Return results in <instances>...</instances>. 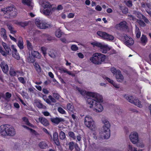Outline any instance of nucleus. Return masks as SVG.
I'll use <instances>...</instances> for the list:
<instances>
[{
    "label": "nucleus",
    "instance_id": "obj_31",
    "mask_svg": "<svg viewBox=\"0 0 151 151\" xmlns=\"http://www.w3.org/2000/svg\"><path fill=\"white\" fill-rule=\"evenodd\" d=\"M103 43L99 42L97 41H94L91 42V44L94 47H97L101 48Z\"/></svg>",
    "mask_w": 151,
    "mask_h": 151
},
{
    "label": "nucleus",
    "instance_id": "obj_43",
    "mask_svg": "<svg viewBox=\"0 0 151 151\" xmlns=\"http://www.w3.org/2000/svg\"><path fill=\"white\" fill-rule=\"evenodd\" d=\"M41 50L44 56H45L47 54V48L45 47H42L41 48Z\"/></svg>",
    "mask_w": 151,
    "mask_h": 151
},
{
    "label": "nucleus",
    "instance_id": "obj_56",
    "mask_svg": "<svg viewBox=\"0 0 151 151\" xmlns=\"http://www.w3.org/2000/svg\"><path fill=\"white\" fill-rule=\"evenodd\" d=\"M126 5L128 7H131L132 5V1H128L126 3Z\"/></svg>",
    "mask_w": 151,
    "mask_h": 151
},
{
    "label": "nucleus",
    "instance_id": "obj_38",
    "mask_svg": "<svg viewBox=\"0 0 151 151\" xmlns=\"http://www.w3.org/2000/svg\"><path fill=\"white\" fill-rule=\"evenodd\" d=\"M22 120L26 124L30 126L31 127H33V125L29 122L27 118L26 117H24L22 118Z\"/></svg>",
    "mask_w": 151,
    "mask_h": 151
},
{
    "label": "nucleus",
    "instance_id": "obj_3",
    "mask_svg": "<svg viewBox=\"0 0 151 151\" xmlns=\"http://www.w3.org/2000/svg\"><path fill=\"white\" fill-rule=\"evenodd\" d=\"M40 12L46 16L52 14L53 12L56 9V8L53 7V5L47 1H43L41 4Z\"/></svg>",
    "mask_w": 151,
    "mask_h": 151
},
{
    "label": "nucleus",
    "instance_id": "obj_44",
    "mask_svg": "<svg viewBox=\"0 0 151 151\" xmlns=\"http://www.w3.org/2000/svg\"><path fill=\"white\" fill-rule=\"evenodd\" d=\"M137 22L141 27H145L146 25L145 23L141 20H137Z\"/></svg>",
    "mask_w": 151,
    "mask_h": 151
},
{
    "label": "nucleus",
    "instance_id": "obj_36",
    "mask_svg": "<svg viewBox=\"0 0 151 151\" xmlns=\"http://www.w3.org/2000/svg\"><path fill=\"white\" fill-rule=\"evenodd\" d=\"M63 34V33L61 32V30L59 29L57 30L55 32V35L58 37H60Z\"/></svg>",
    "mask_w": 151,
    "mask_h": 151
},
{
    "label": "nucleus",
    "instance_id": "obj_41",
    "mask_svg": "<svg viewBox=\"0 0 151 151\" xmlns=\"http://www.w3.org/2000/svg\"><path fill=\"white\" fill-rule=\"evenodd\" d=\"M141 17H142V19H143L144 21L147 24L149 23V22L147 18H146L144 16L141 14L140 13L139 14V16H137L139 18H140Z\"/></svg>",
    "mask_w": 151,
    "mask_h": 151
},
{
    "label": "nucleus",
    "instance_id": "obj_27",
    "mask_svg": "<svg viewBox=\"0 0 151 151\" xmlns=\"http://www.w3.org/2000/svg\"><path fill=\"white\" fill-rule=\"evenodd\" d=\"M17 45L20 49H22L24 48L23 42L21 37H19L18 38Z\"/></svg>",
    "mask_w": 151,
    "mask_h": 151
},
{
    "label": "nucleus",
    "instance_id": "obj_61",
    "mask_svg": "<svg viewBox=\"0 0 151 151\" xmlns=\"http://www.w3.org/2000/svg\"><path fill=\"white\" fill-rule=\"evenodd\" d=\"M53 96L56 99H58L59 98L60 96L58 94L55 93L53 94Z\"/></svg>",
    "mask_w": 151,
    "mask_h": 151
},
{
    "label": "nucleus",
    "instance_id": "obj_22",
    "mask_svg": "<svg viewBox=\"0 0 151 151\" xmlns=\"http://www.w3.org/2000/svg\"><path fill=\"white\" fill-rule=\"evenodd\" d=\"M116 77L117 81L119 82H122L124 80V77L120 71L117 70V73L116 74Z\"/></svg>",
    "mask_w": 151,
    "mask_h": 151
},
{
    "label": "nucleus",
    "instance_id": "obj_51",
    "mask_svg": "<svg viewBox=\"0 0 151 151\" xmlns=\"http://www.w3.org/2000/svg\"><path fill=\"white\" fill-rule=\"evenodd\" d=\"M19 81L21 83L24 84L25 83L24 78L22 77H20L18 78Z\"/></svg>",
    "mask_w": 151,
    "mask_h": 151
},
{
    "label": "nucleus",
    "instance_id": "obj_53",
    "mask_svg": "<svg viewBox=\"0 0 151 151\" xmlns=\"http://www.w3.org/2000/svg\"><path fill=\"white\" fill-rule=\"evenodd\" d=\"M12 95L11 93L9 92H6V99L7 100L8 99H9L11 96Z\"/></svg>",
    "mask_w": 151,
    "mask_h": 151
},
{
    "label": "nucleus",
    "instance_id": "obj_46",
    "mask_svg": "<svg viewBox=\"0 0 151 151\" xmlns=\"http://www.w3.org/2000/svg\"><path fill=\"white\" fill-rule=\"evenodd\" d=\"M28 24V23L27 22H21L20 26L22 27H24Z\"/></svg>",
    "mask_w": 151,
    "mask_h": 151
},
{
    "label": "nucleus",
    "instance_id": "obj_18",
    "mask_svg": "<svg viewBox=\"0 0 151 151\" xmlns=\"http://www.w3.org/2000/svg\"><path fill=\"white\" fill-rule=\"evenodd\" d=\"M48 98L49 99L47 98L46 96L45 95H44L43 96V99L47 103L49 104H50L51 102L55 103L56 102V100L51 95L49 96Z\"/></svg>",
    "mask_w": 151,
    "mask_h": 151
},
{
    "label": "nucleus",
    "instance_id": "obj_60",
    "mask_svg": "<svg viewBox=\"0 0 151 151\" xmlns=\"http://www.w3.org/2000/svg\"><path fill=\"white\" fill-rule=\"evenodd\" d=\"M14 107L17 109H18L20 107L19 104L17 103H14Z\"/></svg>",
    "mask_w": 151,
    "mask_h": 151
},
{
    "label": "nucleus",
    "instance_id": "obj_10",
    "mask_svg": "<svg viewBox=\"0 0 151 151\" xmlns=\"http://www.w3.org/2000/svg\"><path fill=\"white\" fill-rule=\"evenodd\" d=\"M2 45L5 50H3L2 47L0 46V52L4 56H6L7 55L10 54L11 50L9 47L6 43L2 42Z\"/></svg>",
    "mask_w": 151,
    "mask_h": 151
},
{
    "label": "nucleus",
    "instance_id": "obj_2",
    "mask_svg": "<svg viewBox=\"0 0 151 151\" xmlns=\"http://www.w3.org/2000/svg\"><path fill=\"white\" fill-rule=\"evenodd\" d=\"M101 121L103 125L99 133V138L108 139L110 136V124L108 120L104 117L102 118Z\"/></svg>",
    "mask_w": 151,
    "mask_h": 151
},
{
    "label": "nucleus",
    "instance_id": "obj_35",
    "mask_svg": "<svg viewBox=\"0 0 151 151\" xmlns=\"http://www.w3.org/2000/svg\"><path fill=\"white\" fill-rule=\"evenodd\" d=\"M31 54L32 56L35 57L39 58L40 57V55L37 51H32L31 52Z\"/></svg>",
    "mask_w": 151,
    "mask_h": 151
},
{
    "label": "nucleus",
    "instance_id": "obj_49",
    "mask_svg": "<svg viewBox=\"0 0 151 151\" xmlns=\"http://www.w3.org/2000/svg\"><path fill=\"white\" fill-rule=\"evenodd\" d=\"M136 144L137 145V146L138 147L142 148L144 147V144L142 142H140L139 141L137 144Z\"/></svg>",
    "mask_w": 151,
    "mask_h": 151
},
{
    "label": "nucleus",
    "instance_id": "obj_25",
    "mask_svg": "<svg viewBox=\"0 0 151 151\" xmlns=\"http://www.w3.org/2000/svg\"><path fill=\"white\" fill-rule=\"evenodd\" d=\"M53 140L55 143L57 145L59 144V142L58 139V133L57 132H55L53 134Z\"/></svg>",
    "mask_w": 151,
    "mask_h": 151
},
{
    "label": "nucleus",
    "instance_id": "obj_54",
    "mask_svg": "<svg viewBox=\"0 0 151 151\" xmlns=\"http://www.w3.org/2000/svg\"><path fill=\"white\" fill-rule=\"evenodd\" d=\"M36 105L39 108H41L42 107V104L39 102H37L36 103Z\"/></svg>",
    "mask_w": 151,
    "mask_h": 151
},
{
    "label": "nucleus",
    "instance_id": "obj_45",
    "mask_svg": "<svg viewBox=\"0 0 151 151\" xmlns=\"http://www.w3.org/2000/svg\"><path fill=\"white\" fill-rule=\"evenodd\" d=\"M58 111L60 113L63 114H66V111L62 108L59 107L58 108Z\"/></svg>",
    "mask_w": 151,
    "mask_h": 151
},
{
    "label": "nucleus",
    "instance_id": "obj_40",
    "mask_svg": "<svg viewBox=\"0 0 151 151\" xmlns=\"http://www.w3.org/2000/svg\"><path fill=\"white\" fill-rule=\"evenodd\" d=\"M59 136L60 139L63 140L66 138L65 134L63 131H61L60 133Z\"/></svg>",
    "mask_w": 151,
    "mask_h": 151
},
{
    "label": "nucleus",
    "instance_id": "obj_24",
    "mask_svg": "<svg viewBox=\"0 0 151 151\" xmlns=\"http://www.w3.org/2000/svg\"><path fill=\"white\" fill-rule=\"evenodd\" d=\"M0 35L2 37L4 40L7 39V36L6 35V30L3 28H1V29Z\"/></svg>",
    "mask_w": 151,
    "mask_h": 151
},
{
    "label": "nucleus",
    "instance_id": "obj_52",
    "mask_svg": "<svg viewBox=\"0 0 151 151\" xmlns=\"http://www.w3.org/2000/svg\"><path fill=\"white\" fill-rule=\"evenodd\" d=\"M71 49L73 51H76L78 49V47L75 45H73L71 46Z\"/></svg>",
    "mask_w": 151,
    "mask_h": 151
},
{
    "label": "nucleus",
    "instance_id": "obj_12",
    "mask_svg": "<svg viewBox=\"0 0 151 151\" xmlns=\"http://www.w3.org/2000/svg\"><path fill=\"white\" fill-rule=\"evenodd\" d=\"M129 137L131 142L134 144H137L139 141L138 134L136 132H131L129 136Z\"/></svg>",
    "mask_w": 151,
    "mask_h": 151
},
{
    "label": "nucleus",
    "instance_id": "obj_37",
    "mask_svg": "<svg viewBox=\"0 0 151 151\" xmlns=\"http://www.w3.org/2000/svg\"><path fill=\"white\" fill-rule=\"evenodd\" d=\"M33 65L35 67L36 70L38 72H40L41 71V69L39 64L36 62L34 63Z\"/></svg>",
    "mask_w": 151,
    "mask_h": 151
},
{
    "label": "nucleus",
    "instance_id": "obj_4",
    "mask_svg": "<svg viewBox=\"0 0 151 151\" xmlns=\"http://www.w3.org/2000/svg\"><path fill=\"white\" fill-rule=\"evenodd\" d=\"M0 128V134L2 136H13L16 134L14 128L9 125H2L1 126Z\"/></svg>",
    "mask_w": 151,
    "mask_h": 151
},
{
    "label": "nucleus",
    "instance_id": "obj_55",
    "mask_svg": "<svg viewBox=\"0 0 151 151\" xmlns=\"http://www.w3.org/2000/svg\"><path fill=\"white\" fill-rule=\"evenodd\" d=\"M95 12V11L93 9L90 8L88 9V13L90 14H93Z\"/></svg>",
    "mask_w": 151,
    "mask_h": 151
},
{
    "label": "nucleus",
    "instance_id": "obj_50",
    "mask_svg": "<svg viewBox=\"0 0 151 151\" xmlns=\"http://www.w3.org/2000/svg\"><path fill=\"white\" fill-rule=\"evenodd\" d=\"M27 45L28 49L30 50L32 48V46L30 42L28 40L27 41Z\"/></svg>",
    "mask_w": 151,
    "mask_h": 151
},
{
    "label": "nucleus",
    "instance_id": "obj_32",
    "mask_svg": "<svg viewBox=\"0 0 151 151\" xmlns=\"http://www.w3.org/2000/svg\"><path fill=\"white\" fill-rule=\"evenodd\" d=\"M38 145L39 147L41 149H45L47 147V144L44 141L40 142L38 144Z\"/></svg>",
    "mask_w": 151,
    "mask_h": 151
},
{
    "label": "nucleus",
    "instance_id": "obj_39",
    "mask_svg": "<svg viewBox=\"0 0 151 151\" xmlns=\"http://www.w3.org/2000/svg\"><path fill=\"white\" fill-rule=\"evenodd\" d=\"M22 126L24 128L26 129H27L29 130L31 132L33 133V134H34L36 135L38 134L37 133L35 130L31 129L29 128L28 127H27L25 126L22 125Z\"/></svg>",
    "mask_w": 151,
    "mask_h": 151
},
{
    "label": "nucleus",
    "instance_id": "obj_57",
    "mask_svg": "<svg viewBox=\"0 0 151 151\" xmlns=\"http://www.w3.org/2000/svg\"><path fill=\"white\" fill-rule=\"evenodd\" d=\"M74 16V14L73 13H70L67 15V17L69 18H73Z\"/></svg>",
    "mask_w": 151,
    "mask_h": 151
},
{
    "label": "nucleus",
    "instance_id": "obj_28",
    "mask_svg": "<svg viewBox=\"0 0 151 151\" xmlns=\"http://www.w3.org/2000/svg\"><path fill=\"white\" fill-rule=\"evenodd\" d=\"M127 150L128 151H142L141 150H137V148L133 147L131 144H129L127 147Z\"/></svg>",
    "mask_w": 151,
    "mask_h": 151
},
{
    "label": "nucleus",
    "instance_id": "obj_64",
    "mask_svg": "<svg viewBox=\"0 0 151 151\" xmlns=\"http://www.w3.org/2000/svg\"><path fill=\"white\" fill-rule=\"evenodd\" d=\"M43 114L46 116H48L50 115V113L47 111H45L42 112Z\"/></svg>",
    "mask_w": 151,
    "mask_h": 151
},
{
    "label": "nucleus",
    "instance_id": "obj_42",
    "mask_svg": "<svg viewBox=\"0 0 151 151\" xmlns=\"http://www.w3.org/2000/svg\"><path fill=\"white\" fill-rule=\"evenodd\" d=\"M68 135L69 137L73 139H76V136L74 133L72 132H70L68 133Z\"/></svg>",
    "mask_w": 151,
    "mask_h": 151
},
{
    "label": "nucleus",
    "instance_id": "obj_34",
    "mask_svg": "<svg viewBox=\"0 0 151 151\" xmlns=\"http://www.w3.org/2000/svg\"><path fill=\"white\" fill-rule=\"evenodd\" d=\"M18 72V71H16L13 68L11 67L10 69L9 74L10 75L12 76H16L17 75V73Z\"/></svg>",
    "mask_w": 151,
    "mask_h": 151
},
{
    "label": "nucleus",
    "instance_id": "obj_1",
    "mask_svg": "<svg viewBox=\"0 0 151 151\" xmlns=\"http://www.w3.org/2000/svg\"><path fill=\"white\" fill-rule=\"evenodd\" d=\"M77 90L82 95L86 94L91 98H86V103L88 106L96 112H102L104 108L101 104L103 102L102 96L100 94L95 92L86 91L79 88Z\"/></svg>",
    "mask_w": 151,
    "mask_h": 151
},
{
    "label": "nucleus",
    "instance_id": "obj_13",
    "mask_svg": "<svg viewBox=\"0 0 151 151\" xmlns=\"http://www.w3.org/2000/svg\"><path fill=\"white\" fill-rule=\"evenodd\" d=\"M124 43L126 46L130 47L134 44V40L130 37L126 35L124 36Z\"/></svg>",
    "mask_w": 151,
    "mask_h": 151
},
{
    "label": "nucleus",
    "instance_id": "obj_5",
    "mask_svg": "<svg viewBox=\"0 0 151 151\" xmlns=\"http://www.w3.org/2000/svg\"><path fill=\"white\" fill-rule=\"evenodd\" d=\"M106 58L104 55L99 53L93 54L92 56L90 58V60L93 63L99 65L104 62Z\"/></svg>",
    "mask_w": 151,
    "mask_h": 151
},
{
    "label": "nucleus",
    "instance_id": "obj_63",
    "mask_svg": "<svg viewBox=\"0 0 151 151\" xmlns=\"http://www.w3.org/2000/svg\"><path fill=\"white\" fill-rule=\"evenodd\" d=\"M63 7L61 5H59L58 6L56 9H57L58 10H60L63 9Z\"/></svg>",
    "mask_w": 151,
    "mask_h": 151
},
{
    "label": "nucleus",
    "instance_id": "obj_8",
    "mask_svg": "<svg viewBox=\"0 0 151 151\" xmlns=\"http://www.w3.org/2000/svg\"><path fill=\"white\" fill-rule=\"evenodd\" d=\"M35 22L37 26L41 29H45L51 27L50 25L47 23L46 20L44 19L37 18L35 19Z\"/></svg>",
    "mask_w": 151,
    "mask_h": 151
},
{
    "label": "nucleus",
    "instance_id": "obj_29",
    "mask_svg": "<svg viewBox=\"0 0 151 151\" xmlns=\"http://www.w3.org/2000/svg\"><path fill=\"white\" fill-rule=\"evenodd\" d=\"M141 41L142 43L145 45L147 42V39L145 35H142L141 38Z\"/></svg>",
    "mask_w": 151,
    "mask_h": 151
},
{
    "label": "nucleus",
    "instance_id": "obj_59",
    "mask_svg": "<svg viewBox=\"0 0 151 151\" xmlns=\"http://www.w3.org/2000/svg\"><path fill=\"white\" fill-rule=\"evenodd\" d=\"M77 55L79 58H83L84 56L80 52L77 54Z\"/></svg>",
    "mask_w": 151,
    "mask_h": 151
},
{
    "label": "nucleus",
    "instance_id": "obj_58",
    "mask_svg": "<svg viewBox=\"0 0 151 151\" xmlns=\"http://www.w3.org/2000/svg\"><path fill=\"white\" fill-rule=\"evenodd\" d=\"M95 9L98 11H100L101 10L102 8L100 6L97 5Z\"/></svg>",
    "mask_w": 151,
    "mask_h": 151
},
{
    "label": "nucleus",
    "instance_id": "obj_7",
    "mask_svg": "<svg viewBox=\"0 0 151 151\" xmlns=\"http://www.w3.org/2000/svg\"><path fill=\"white\" fill-rule=\"evenodd\" d=\"M84 123L86 127L91 130L94 131L96 129L95 122L90 116H86L85 117Z\"/></svg>",
    "mask_w": 151,
    "mask_h": 151
},
{
    "label": "nucleus",
    "instance_id": "obj_47",
    "mask_svg": "<svg viewBox=\"0 0 151 151\" xmlns=\"http://www.w3.org/2000/svg\"><path fill=\"white\" fill-rule=\"evenodd\" d=\"M111 71L113 74L114 75L117 73V70H116V68L113 67L111 68Z\"/></svg>",
    "mask_w": 151,
    "mask_h": 151
},
{
    "label": "nucleus",
    "instance_id": "obj_17",
    "mask_svg": "<svg viewBox=\"0 0 151 151\" xmlns=\"http://www.w3.org/2000/svg\"><path fill=\"white\" fill-rule=\"evenodd\" d=\"M13 50L12 51L13 57L17 60H19L20 59V57L19 54L17 52V50L15 47L14 45H12L11 46Z\"/></svg>",
    "mask_w": 151,
    "mask_h": 151
},
{
    "label": "nucleus",
    "instance_id": "obj_20",
    "mask_svg": "<svg viewBox=\"0 0 151 151\" xmlns=\"http://www.w3.org/2000/svg\"><path fill=\"white\" fill-rule=\"evenodd\" d=\"M103 78L104 79L107 80L109 83L111 84L115 88H119V85L116 83H115L114 82V81L112 79L106 76H103Z\"/></svg>",
    "mask_w": 151,
    "mask_h": 151
},
{
    "label": "nucleus",
    "instance_id": "obj_19",
    "mask_svg": "<svg viewBox=\"0 0 151 151\" xmlns=\"http://www.w3.org/2000/svg\"><path fill=\"white\" fill-rule=\"evenodd\" d=\"M36 121L38 123L40 122L43 125L45 126L49 125V122L44 117H40L38 120H36Z\"/></svg>",
    "mask_w": 151,
    "mask_h": 151
},
{
    "label": "nucleus",
    "instance_id": "obj_62",
    "mask_svg": "<svg viewBox=\"0 0 151 151\" xmlns=\"http://www.w3.org/2000/svg\"><path fill=\"white\" fill-rule=\"evenodd\" d=\"M106 12L109 13H111L112 12L113 10L111 8H109L107 9L106 10Z\"/></svg>",
    "mask_w": 151,
    "mask_h": 151
},
{
    "label": "nucleus",
    "instance_id": "obj_26",
    "mask_svg": "<svg viewBox=\"0 0 151 151\" xmlns=\"http://www.w3.org/2000/svg\"><path fill=\"white\" fill-rule=\"evenodd\" d=\"M66 110L69 113H71L74 111V107L72 105L69 103L67 105Z\"/></svg>",
    "mask_w": 151,
    "mask_h": 151
},
{
    "label": "nucleus",
    "instance_id": "obj_30",
    "mask_svg": "<svg viewBox=\"0 0 151 151\" xmlns=\"http://www.w3.org/2000/svg\"><path fill=\"white\" fill-rule=\"evenodd\" d=\"M135 26L136 28L135 31V33L136 35L137 38H139L141 36V32L139 28L137 27L136 25H135Z\"/></svg>",
    "mask_w": 151,
    "mask_h": 151
},
{
    "label": "nucleus",
    "instance_id": "obj_14",
    "mask_svg": "<svg viewBox=\"0 0 151 151\" xmlns=\"http://www.w3.org/2000/svg\"><path fill=\"white\" fill-rule=\"evenodd\" d=\"M115 27L119 29H125L128 28L127 23L125 21L121 22L119 24H116Z\"/></svg>",
    "mask_w": 151,
    "mask_h": 151
},
{
    "label": "nucleus",
    "instance_id": "obj_9",
    "mask_svg": "<svg viewBox=\"0 0 151 151\" xmlns=\"http://www.w3.org/2000/svg\"><path fill=\"white\" fill-rule=\"evenodd\" d=\"M97 34L102 39L109 41H111L114 40V37L107 33L101 31H98Z\"/></svg>",
    "mask_w": 151,
    "mask_h": 151
},
{
    "label": "nucleus",
    "instance_id": "obj_23",
    "mask_svg": "<svg viewBox=\"0 0 151 151\" xmlns=\"http://www.w3.org/2000/svg\"><path fill=\"white\" fill-rule=\"evenodd\" d=\"M50 120L52 122L56 124H58L60 122L64 121L63 119L59 118H51L50 119Z\"/></svg>",
    "mask_w": 151,
    "mask_h": 151
},
{
    "label": "nucleus",
    "instance_id": "obj_6",
    "mask_svg": "<svg viewBox=\"0 0 151 151\" xmlns=\"http://www.w3.org/2000/svg\"><path fill=\"white\" fill-rule=\"evenodd\" d=\"M3 13L8 16H6L7 18L12 17L16 16L17 14V9L14 6H11L4 8L1 9Z\"/></svg>",
    "mask_w": 151,
    "mask_h": 151
},
{
    "label": "nucleus",
    "instance_id": "obj_48",
    "mask_svg": "<svg viewBox=\"0 0 151 151\" xmlns=\"http://www.w3.org/2000/svg\"><path fill=\"white\" fill-rule=\"evenodd\" d=\"M74 144L73 142H70L69 143V147L71 150L73 149Z\"/></svg>",
    "mask_w": 151,
    "mask_h": 151
},
{
    "label": "nucleus",
    "instance_id": "obj_15",
    "mask_svg": "<svg viewBox=\"0 0 151 151\" xmlns=\"http://www.w3.org/2000/svg\"><path fill=\"white\" fill-rule=\"evenodd\" d=\"M0 67L4 73L6 74L8 72L9 68L8 65L6 62H2L0 63Z\"/></svg>",
    "mask_w": 151,
    "mask_h": 151
},
{
    "label": "nucleus",
    "instance_id": "obj_11",
    "mask_svg": "<svg viewBox=\"0 0 151 151\" xmlns=\"http://www.w3.org/2000/svg\"><path fill=\"white\" fill-rule=\"evenodd\" d=\"M124 97L129 102L134 103L135 105L139 108L142 107V105L138 99H134L133 97L130 95H126L124 96Z\"/></svg>",
    "mask_w": 151,
    "mask_h": 151
},
{
    "label": "nucleus",
    "instance_id": "obj_16",
    "mask_svg": "<svg viewBox=\"0 0 151 151\" xmlns=\"http://www.w3.org/2000/svg\"><path fill=\"white\" fill-rule=\"evenodd\" d=\"M102 45V46L101 47L100 49L101 51L104 53H106L108 51L110 50H112L111 47L107 44L103 43Z\"/></svg>",
    "mask_w": 151,
    "mask_h": 151
},
{
    "label": "nucleus",
    "instance_id": "obj_33",
    "mask_svg": "<svg viewBox=\"0 0 151 151\" xmlns=\"http://www.w3.org/2000/svg\"><path fill=\"white\" fill-rule=\"evenodd\" d=\"M22 3L24 5L32 6V2L30 0H22Z\"/></svg>",
    "mask_w": 151,
    "mask_h": 151
},
{
    "label": "nucleus",
    "instance_id": "obj_21",
    "mask_svg": "<svg viewBox=\"0 0 151 151\" xmlns=\"http://www.w3.org/2000/svg\"><path fill=\"white\" fill-rule=\"evenodd\" d=\"M58 70L59 72L61 73H67L70 75H71L72 76H74V74L72 73L71 72L68 71L67 69L65 68H60Z\"/></svg>",
    "mask_w": 151,
    "mask_h": 151
}]
</instances>
